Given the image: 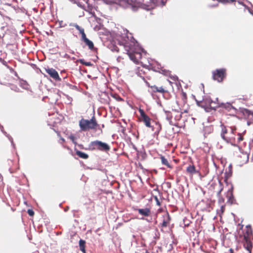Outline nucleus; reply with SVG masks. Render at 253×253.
I'll return each mask as SVG.
<instances>
[{
	"mask_svg": "<svg viewBox=\"0 0 253 253\" xmlns=\"http://www.w3.org/2000/svg\"><path fill=\"white\" fill-rule=\"evenodd\" d=\"M112 51L118 52L119 51V49L117 46H114V48L112 49Z\"/></svg>",
	"mask_w": 253,
	"mask_h": 253,
	"instance_id": "nucleus-36",
	"label": "nucleus"
},
{
	"mask_svg": "<svg viewBox=\"0 0 253 253\" xmlns=\"http://www.w3.org/2000/svg\"><path fill=\"white\" fill-rule=\"evenodd\" d=\"M113 97L115 98L118 101H122L123 99L120 97L118 95L115 94L113 95Z\"/></svg>",
	"mask_w": 253,
	"mask_h": 253,
	"instance_id": "nucleus-35",
	"label": "nucleus"
},
{
	"mask_svg": "<svg viewBox=\"0 0 253 253\" xmlns=\"http://www.w3.org/2000/svg\"><path fill=\"white\" fill-rule=\"evenodd\" d=\"M71 1L73 2L74 3H77L79 0H70Z\"/></svg>",
	"mask_w": 253,
	"mask_h": 253,
	"instance_id": "nucleus-41",
	"label": "nucleus"
},
{
	"mask_svg": "<svg viewBox=\"0 0 253 253\" xmlns=\"http://www.w3.org/2000/svg\"><path fill=\"white\" fill-rule=\"evenodd\" d=\"M76 154L77 155H78L79 157L84 159H87L88 158V155L83 152H81L78 150H75Z\"/></svg>",
	"mask_w": 253,
	"mask_h": 253,
	"instance_id": "nucleus-21",
	"label": "nucleus"
},
{
	"mask_svg": "<svg viewBox=\"0 0 253 253\" xmlns=\"http://www.w3.org/2000/svg\"><path fill=\"white\" fill-rule=\"evenodd\" d=\"M70 138L71 139H72V140H73V141H74V137L73 136H71L70 137Z\"/></svg>",
	"mask_w": 253,
	"mask_h": 253,
	"instance_id": "nucleus-45",
	"label": "nucleus"
},
{
	"mask_svg": "<svg viewBox=\"0 0 253 253\" xmlns=\"http://www.w3.org/2000/svg\"><path fill=\"white\" fill-rule=\"evenodd\" d=\"M220 211L221 212V213H223L225 211V205H222L220 207Z\"/></svg>",
	"mask_w": 253,
	"mask_h": 253,
	"instance_id": "nucleus-37",
	"label": "nucleus"
},
{
	"mask_svg": "<svg viewBox=\"0 0 253 253\" xmlns=\"http://www.w3.org/2000/svg\"><path fill=\"white\" fill-rule=\"evenodd\" d=\"M226 197L228 199L227 202L230 204H232L234 201V197L232 192L231 191H228Z\"/></svg>",
	"mask_w": 253,
	"mask_h": 253,
	"instance_id": "nucleus-22",
	"label": "nucleus"
},
{
	"mask_svg": "<svg viewBox=\"0 0 253 253\" xmlns=\"http://www.w3.org/2000/svg\"><path fill=\"white\" fill-rule=\"evenodd\" d=\"M212 79L219 83L222 82L226 75V69L222 68L216 69L212 72Z\"/></svg>",
	"mask_w": 253,
	"mask_h": 253,
	"instance_id": "nucleus-6",
	"label": "nucleus"
},
{
	"mask_svg": "<svg viewBox=\"0 0 253 253\" xmlns=\"http://www.w3.org/2000/svg\"><path fill=\"white\" fill-rule=\"evenodd\" d=\"M138 76H139L140 77H141V78H142L144 80H145V76H142L141 75V73L140 72H138ZM146 78H148V77H147V76H146Z\"/></svg>",
	"mask_w": 253,
	"mask_h": 253,
	"instance_id": "nucleus-39",
	"label": "nucleus"
},
{
	"mask_svg": "<svg viewBox=\"0 0 253 253\" xmlns=\"http://www.w3.org/2000/svg\"><path fill=\"white\" fill-rule=\"evenodd\" d=\"M218 1H221L224 3H230L235 1V0H217Z\"/></svg>",
	"mask_w": 253,
	"mask_h": 253,
	"instance_id": "nucleus-34",
	"label": "nucleus"
},
{
	"mask_svg": "<svg viewBox=\"0 0 253 253\" xmlns=\"http://www.w3.org/2000/svg\"><path fill=\"white\" fill-rule=\"evenodd\" d=\"M238 113L239 114L243 115L245 118H250V117H253V111L246 108H240Z\"/></svg>",
	"mask_w": 253,
	"mask_h": 253,
	"instance_id": "nucleus-12",
	"label": "nucleus"
},
{
	"mask_svg": "<svg viewBox=\"0 0 253 253\" xmlns=\"http://www.w3.org/2000/svg\"><path fill=\"white\" fill-rule=\"evenodd\" d=\"M155 199L156 200V203H157V204L158 205V206H160L161 205V203L158 199V198L157 197H155Z\"/></svg>",
	"mask_w": 253,
	"mask_h": 253,
	"instance_id": "nucleus-38",
	"label": "nucleus"
},
{
	"mask_svg": "<svg viewBox=\"0 0 253 253\" xmlns=\"http://www.w3.org/2000/svg\"><path fill=\"white\" fill-rule=\"evenodd\" d=\"M145 82L147 86L151 88L152 91L154 93H160L164 94L168 93L169 89L172 87V82L169 80H166L161 84L153 85H151L147 82Z\"/></svg>",
	"mask_w": 253,
	"mask_h": 253,
	"instance_id": "nucleus-3",
	"label": "nucleus"
},
{
	"mask_svg": "<svg viewBox=\"0 0 253 253\" xmlns=\"http://www.w3.org/2000/svg\"><path fill=\"white\" fill-rule=\"evenodd\" d=\"M170 220L171 218L169 213L168 212H166L163 215V220L161 224V227L165 228L168 226Z\"/></svg>",
	"mask_w": 253,
	"mask_h": 253,
	"instance_id": "nucleus-13",
	"label": "nucleus"
},
{
	"mask_svg": "<svg viewBox=\"0 0 253 253\" xmlns=\"http://www.w3.org/2000/svg\"><path fill=\"white\" fill-rule=\"evenodd\" d=\"M79 125L81 131L84 132L96 130L99 127V125L94 115L90 120L82 118L79 121Z\"/></svg>",
	"mask_w": 253,
	"mask_h": 253,
	"instance_id": "nucleus-2",
	"label": "nucleus"
},
{
	"mask_svg": "<svg viewBox=\"0 0 253 253\" xmlns=\"http://www.w3.org/2000/svg\"><path fill=\"white\" fill-rule=\"evenodd\" d=\"M141 117V121L145 124L148 127H151L152 130H154L153 126H151V119L145 113L142 109L139 110Z\"/></svg>",
	"mask_w": 253,
	"mask_h": 253,
	"instance_id": "nucleus-9",
	"label": "nucleus"
},
{
	"mask_svg": "<svg viewBox=\"0 0 253 253\" xmlns=\"http://www.w3.org/2000/svg\"><path fill=\"white\" fill-rule=\"evenodd\" d=\"M220 136L221 138L228 143H231L235 140L234 131L235 129L228 128L222 123H220Z\"/></svg>",
	"mask_w": 253,
	"mask_h": 253,
	"instance_id": "nucleus-4",
	"label": "nucleus"
},
{
	"mask_svg": "<svg viewBox=\"0 0 253 253\" xmlns=\"http://www.w3.org/2000/svg\"><path fill=\"white\" fill-rule=\"evenodd\" d=\"M122 132L124 134L125 132V129L124 128H123L122 130Z\"/></svg>",
	"mask_w": 253,
	"mask_h": 253,
	"instance_id": "nucleus-47",
	"label": "nucleus"
},
{
	"mask_svg": "<svg viewBox=\"0 0 253 253\" xmlns=\"http://www.w3.org/2000/svg\"><path fill=\"white\" fill-rule=\"evenodd\" d=\"M91 145L93 149L101 151L108 152L110 150V147L108 144L99 140L91 142Z\"/></svg>",
	"mask_w": 253,
	"mask_h": 253,
	"instance_id": "nucleus-7",
	"label": "nucleus"
},
{
	"mask_svg": "<svg viewBox=\"0 0 253 253\" xmlns=\"http://www.w3.org/2000/svg\"><path fill=\"white\" fill-rule=\"evenodd\" d=\"M156 126H158L157 129L158 130V131H159L160 130V129H161V125L160 124H156Z\"/></svg>",
	"mask_w": 253,
	"mask_h": 253,
	"instance_id": "nucleus-40",
	"label": "nucleus"
},
{
	"mask_svg": "<svg viewBox=\"0 0 253 253\" xmlns=\"http://www.w3.org/2000/svg\"><path fill=\"white\" fill-rule=\"evenodd\" d=\"M74 27L76 28L77 30H78L80 33H81L82 35V40L84 42L85 41V40H87V38L86 37V35L84 32V29L82 28H81L80 26H79L77 24H75L74 25Z\"/></svg>",
	"mask_w": 253,
	"mask_h": 253,
	"instance_id": "nucleus-18",
	"label": "nucleus"
},
{
	"mask_svg": "<svg viewBox=\"0 0 253 253\" xmlns=\"http://www.w3.org/2000/svg\"><path fill=\"white\" fill-rule=\"evenodd\" d=\"M243 140V136H241V135H240V136H239V137L238 138V140H239V141H242V140Z\"/></svg>",
	"mask_w": 253,
	"mask_h": 253,
	"instance_id": "nucleus-42",
	"label": "nucleus"
},
{
	"mask_svg": "<svg viewBox=\"0 0 253 253\" xmlns=\"http://www.w3.org/2000/svg\"><path fill=\"white\" fill-rule=\"evenodd\" d=\"M85 241L82 240V239H81L79 241V246H80V250L83 253H85Z\"/></svg>",
	"mask_w": 253,
	"mask_h": 253,
	"instance_id": "nucleus-23",
	"label": "nucleus"
},
{
	"mask_svg": "<svg viewBox=\"0 0 253 253\" xmlns=\"http://www.w3.org/2000/svg\"><path fill=\"white\" fill-rule=\"evenodd\" d=\"M119 4L124 7H131L133 11H136L141 7V3L136 0H118Z\"/></svg>",
	"mask_w": 253,
	"mask_h": 253,
	"instance_id": "nucleus-5",
	"label": "nucleus"
},
{
	"mask_svg": "<svg viewBox=\"0 0 253 253\" xmlns=\"http://www.w3.org/2000/svg\"><path fill=\"white\" fill-rule=\"evenodd\" d=\"M79 62L81 64L87 66H91L92 65V64L90 62H86L83 59H80Z\"/></svg>",
	"mask_w": 253,
	"mask_h": 253,
	"instance_id": "nucleus-26",
	"label": "nucleus"
},
{
	"mask_svg": "<svg viewBox=\"0 0 253 253\" xmlns=\"http://www.w3.org/2000/svg\"><path fill=\"white\" fill-rule=\"evenodd\" d=\"M79 62L81 64L87 66H91L92 65V64L90 62H86L83 59H80Z\"/></svg>",
	"mask_w": 253,
	"mask_h": 253,
	"instance_id": "nucleus-29",
	"label": "nucleus"
},
{
	"mask_svg": "<svg viewBox=\"0 0 253 253\" xmlns=\"http://www.w3.org/2000/svg\"><path fill=\"white\" fill-rule=\"evenodd\" d=\"M124 48L131 60L136 64H143L141 49L134 42H126Z\"/></svg>",
	"mask_w": 253,
	"mask_h": 253,
	"instance_id": "nucleus-1",
	"label": "nucleus"
},
{
	"mask_svg": "<svg viewBox=\"0 0 253 253\" xmlns=\"http://www.w3.org/2000/svg\"><path fill=\"white\" fill-rule=\"evenodd\" d=\"M229 251L230 252V253H234V251L232 249H230Z\"/></svg>",
	"mask_w": 253,
	"mask_h": 253,
	"instance_id": "nucleus-44",
	"label": "nucleus"
},
{
	"mask_svg": "<svg viewBox=\"0 0 253 253\" xmlns=\"http://www.w3.org/2000/svg\"><path fill=\"white\" fill-rule=\"evenodd\" d=\"M79 62L81 64L87 66H91L92 65V64L90 62H86L83 59H80Z\"/></svg>",
	"mask_w": 253,
	"mask_h": 253,
	"instance_id": "nucleus-27",
	"label": "nucleus"
},
{
	"mask_svg": "<svg viewBox=\"0 0 253 253\" xmlns=\"http://www.w3.org/2000/svg\"><path fill=\"white\" fill-rule=\"evenodd\" d=\"M135 210L137 211L139 214L145 217L149 216L151 214L150 209L148 208L144 209H135Z\"/></svg>",
	"mask_w": 253,
	"mask_h": 253,
	"instance_id": "nucleus-14",
	"label": "nucleus"
},
{
	"mask_svg": "<svg viewBox=\"0 0 253 253\" xmlns=\"http://www.w3.org/2000/svg\"><path fill=\"white\" fill-rule=\"evenodd\" d=\"M46 72L54 80L56 81H60L61 80L58 72L53 68L45 69Z\"/></svg>",
	"mask_w": 253,
	"mask_h": 253,
	"instance_id": "nucleus-11",
	"label": "nucleus"
},
{
	"mask_svg": "<svg viewBox=\"0 0 253 253\" xmlns=\"http://www.w3.org/2000/svg\"><path fill=\"white\" fill-rule=\"evenodd\" d=\"M27 212H28V214L31 216H33L35 213L34 211L32 209H28Z\"/></svg>",
	"mask_w": 253,
	"mask_h": 253,
	"instance_id": "nucleus-32",
	"label": "nucleus"
},
{
	"mask_svg": "<svg viewBox=\"0 0 253 253\" xmlns=\"http://www.w3.org/2000/svg\"><path fill=\"white\" fill-rule=\"evenodd\" d=\"M79 62L81 64L87 66H91L92 65V64L90 62H86L83 59H80Z\"/></svg>",
	"mask_w": 253,
	"mask_h": 253,
	"instance_id": "nucleus-28",
	"label": "nucleus"
},
{
	"mask_svg": "<svg viewBox=\"0 0 253 253\" xmlns=\"http://www.w3.org/2000/svg\"><path fill=\"white\" fill-rule=\"evenodd\" d=\"M74 27L76 28L77 30H78L80 33H81L82 35V40L84 42L85 41V40H87V38L86 37V35L84 32V29L82 28H81L80 26H79L77 24H75L74 25Z\"/></svg>",
	"mask_w": 253,
	"mask_h": 253,
	"instance_id": "nucleus-17",
	"label": "nucleus"
},
{
	"mask_svg": "<svg viewBox=\"0 0 253 253\" xmlns=\"http://www.w3.org/2000/svg\"><path fill=\"white\" fill-rule=\"evenodd\" d=\"M220 107L225 109L228 112H236V109L232 105L231 103H226L220 104Z\"/></svg>",
	"mask_w": 253,
	"mask_h": 253,
	"instance_id": "nucleus-15",
	"label": "nucleus"
},
{
	"mask_svg": "<svg viewBox=\"0 0 253 253\" xmlns=\"http://www.w3.org/2000/svg\"><path fill=\"white\" fill-rule=\"evenodd\" d=\"M167 118L169 120H171L173 117L176 121H179L182 118V113L177 111L176 110H173L172 113L169 111H166Z\"/></svg>",
	"mask_w": 253,
	"mask_h": 253,
	"instance_id": "nucleus-8",
	"label": "nucleus"
},
{
	"mask_svg": "<svg viewBox=\"0 0 253 253\" xmlns=\"http://www.w3.org/2000/svg\"><path fill=\"white\" fill-rule=\"evenodd\" d=\"M213 103L210 105V108L215 110L217 108L220 107V104L213 101Z\"/></svg>",
	"mask_w": 253,
	"mask_h": 253,
	"instance_id": "nucleus-30",
	"label": "nucleus"
},
{
	"mask_svg": "<svg viewBox=\"0 0 253 253\" xmlns=\"http://www.w3.org/2000/svg\"><path fill=\"white\" fill-rule=\"evenodd\" d=\"M246 236L250 237V236L252 234V229L251 226L250 225H247L246 227Z\"/></svg>",
	"mask_w": 253,
	"mask_h": 253,
	"instance_id": "nucleus-24",
	"label": "nucleus"
},
{
	"mask_svg": "<svg viewBox=\"0 0 253 253\" xmlns=\"http://www.w3.org/2000/svg\"><path fill=\"white\" fill-rule=\"evenodd\" d=\"M160 159L161 160L162 164L165 166H166L168 168L172 169L173 168L172 166H171L169 163L168 160L163 155L160 156Z\"/></svg>",
	"mask_w": 253,
	"mask_h": 253,
	"instance_id": "nucleus-19",
	"label": "nucleus"
},
{
	"mask_svg": "<svg viewBox=\"0 0 253 253\" xmlns=\"http://www.w3.org/2000/svg\"><path fill=\"white\" fill-rule=\"evenodd\" d=\"M186 171L187 173L191 175L199 172L198 170H196L195 167L193 165H189L187 167Z\"/></svg>",
	"mask_w": 253,
	"mask_h": 253,
	"instance_id": "nucleus-16",
	"label": "nucleus"
},
{
	"mask_svg": "<svg viewBox=\"0 0 253 253\" xmlns=\"http://www.w3.org/2000/svg\"><path fill=\"white\" fill-rule=\"evenodd\" d=\"M84 42L85 43V45L88 47L89 49L93 51L97 49L96 48L94 47V44L93 42L90 41L89 39H87V40H85V41H84Z\"/></svg>",
	"mask_w": 253,
	"mask_h": 253,
	"instance_id": "nucleus-20",
	"label": "nucleus"
},
{
	"mask_svg": "<svg viewBox=\"0 0 253 253\" xmlns=\"http://www.w3.org/2000/svg\"><path fill=\"white\" fill-rule=\"evenodd\" d=\"M181 98L184 103H186L187 102V96L185 92L182 91L181 93Z\"/></svg>",
	"mask_w": 253,
	"mask_h": 253,
	"instance_id": "nucleus-25",
	"label": "nucleus"
},
{
	"mask_svg": "<svg viewBox=\"0 0 253 253\" xmlns=\"http://www.w3.org/2000/svg\"><path fill=\"white\" fill-rule=\"evenodd\" d=\"M222 190H223V189H222V188H221V189H220V190L218 192V195L220 194V193H221V192L222 191Z\"/></svg>",
	"mask_w": 253,
	"mask_h": 253,
	"instance_id": "nucleus-46",
	"label": "nucleus"
},
{
	"mask_svg": "<svg viewBox=\"0 0 253 253\" xmlns=\"http://www.w3.org/2000/svg\"><path fill=\"white\" fill-rule=\"evenodd\" d=\"M173 161L175 163H178L179 161V160L178 159H174L173 160Z\"/></svg>",
	"mask_w": 253,
	"mask_h": 253,
	"instance_id": "nucleus-43",
	"label": "nucleus"
},
{
	"mask_svg": "<svg viewBox=\"0 0 253 253\" xmlns=\"http://www.w3.org/2000/svg\"><path fill=\"white\" fill-rule=\"evenodd\" d=\"M243 246L247 251V253H252L253 248V244L250 240V237H248L246 235H244Z\"/></svg>",
	"mask_w": 253,
	"mask_h": 253,
	"instance_id": "nucleus-10",
	"label": "nucleus"
},
{
	"mask_svg": "<svg viewBox=\"0 0 253 253\" xmlns=\"http://www.w3.org/2000/svg\"><path fill=\"white\" fill-rule=\"evenodd\" d=\"M251 96H252V94H250L249 96L243 95V97L242 98H240V99H243L244 100H248L249 99H250Z\"/></svg>",
	"mask_w": 253,
	"mask_h": 253,
	"instance_id": "nucleus-33",
	"label": "nucleus"
},
{
	"mask_svg": "<svg viewBox=\"0 0 253 253\" xmlns=\"http://www.w3.org/2000/svg\"><path fill=\"white\" fill-rule=\"evenodd\" d=\"M62 141H64V139H63H63H62Z\"/></svg>",
	"mask_w": 253,
	"mask_h": 253,
	"instance_id": "nucleus-48",
	"label": "nucleus"
},
{
	"mask_svg": "<svg viewBox=\"0 0 253 253\" xmlns=\"http://www.w3.org/2000/svg\"><path fill=\"white\" fill-rule=\"evenodd\" d=\"M203 101L205 102V103L209 107H210L211 104L213 103V101L210 98H206L205 99H204Z\"/></svg>",
	"mask_w": 253,
	"mask_h": 253,
	"instance_id": "nucleus-31",
	"label": "nucleus"
}]
</instances>
